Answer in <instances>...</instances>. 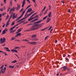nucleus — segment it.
<instances>
[{"mask_svg":"<svg viewBox=\"0 0 76 76\" xmlns=\"http://www.w3.org/2000/svg\"><path fill=\"white\" fill-rule=\"evenodd\" d=\"M17 62V61H16V60H14L13 61H12V63H16Z\"/></svg>","mask_w":76,"mask_h":76,"instance_id":"nucleus-32","label":"nucleus"},{"mask_svg":"<svg viewBox=\"0 0 76 76\" xmlns=\"http://www.w3.org/2000/svg\"><path fill=\"white\" fill-rule=\"evenodd\" d=\"M26 0L27 1H28V3H30V1H29V0Z\"/></svg>","mask_w":76,"mask_h":76,"instance_id":"nucleus-56","label":"nucleus"},{"mask_svg":"<svg viewBox=\"0 0 76 76\" xmlns=\"http://www.w3.org/2000/svg\"><path fill=\"white\" fill-rule=\"evenodd\" d=\"M32 8H30L27 11V13H28V12H31L32 11Z\"/></svg>","mask_w":76,"mask_h":76,"instance_id":"nucleus-16","label":"nucleus"},{"mask_svg":"<svg viewBox=\"0 0 76 76\" xmlns=\"http://www.w3.org/2000/svg\"><path fill=\"white\" fill-rule=\"evenodd\" d=\"M37 29H38V28H40V27H42V26L40 25H36Z\"/></svg>","mask_w":76,"mask_h":76,"instance_id":"nucleus-13","label":"nucleus"},{"mask_svg":"<svg viewBox=\"0 0 76 76\" xmlns=\"http://www.w3.org/2000/svg\"><path fill=\"white\" fill-rule=\"evenodd\" d=\"M6 39L4 38H3V39L1 38L0 39V41L1 43H4V42H6Z\"/></svg>","mask_w":76,"mask_h":76,"instance_id":"nucleus-5","label":"nucleus"},{"mask_svg":"<svg viewBox=\"0 0 76 76\" xmlns=\"http://www.w3.org/2000/svg\"><path fill=\"white\" fill-rule=\"evenodd\" d=\"M32 1L34 2V3H35V0H32Z\"/></svg>","mask_w":76,"mask_h":76,"instance_id":"nucleus-60","label":"nucleus"},{"mask_svg":"<svg viewBox=\"0 0 76 76\" xmlns=\"http://www.w3.org/2000/svg\"><path fill=\"white\" fill-rule=\"evenodd\" d=\"M5 25H6V24H5L4 25H3V26H2L3 28H4V26H5Z\"/></svg>","mask_w":76,"mask_h":76,"instance_id":"nucleus-50","label":"nucleus"},{"mask_svg":"<svg viewBox=\"0 0 76 76\" xmlns=\"http://www.w3.org/2000/svg\"><path fill=\"white\" fill-rule=\"evenodd\" d=\"M36 29H37V28L36 27V25H35L32 26L29 29V31H34V30H35Z\"/></svg>","mask_w":76,"mask_h":76,"instance_id":"nucleus-2","label":"nucleus"},{"mask_svg":"<svg viewBox=\"0 0 76 76\" xmlns=\"http://www.w3.org/2000/svg\"><path fill=\"white\" fill-rule=\"evenodd\" d=\"M37 4L36 3H35L34 5V7H37Z\"/></svg>","mask_w":76,"mask_h":76,"instance_id":"nucleus-44","label":"nucleus"},{"mask_svg":"<svg viewBox=\"0 0 76 76\" xmlns=\"http://www.w3.org/2000/svg\"><path fill=\"white\" fill-rule=\"evenodd\" d=\"M15 26H14L13 27H12L11 28H10V31H12V30H13V29H15Z\"/></svg>","mask_w":76,"mask_h":76,"instance_id":"nucleus-21","label":"nucleus"},{"mask_svg":"<svg viewBox=\"0 0 76 76\" xmlns=\"http://www.w3.org/2000/svg\"><path fill=\"white\" fill-rule=\"evenodd\" d=\"M36 36L37 35L36 34L33 35L32 36V38H35Z\"/></svg>","mask_w":76,"mask_h":76,"instance_id":"nucleus-31","label":"nucleus"},{"mask_svg":"<svg viewBox=\"0 0 76 76\" xmlns=\"http://www.w3.org/2000/svg\"><path fill=\"white\" fill-rule=\"evenodd\" d=\"M53 28V26H50L49 28L48 29V31H49V30H50V29H51V28Z\"/></svg>","mask_w":76,"mask_h":76,"instance_id":"nucleus-39","label":"nucleus"},{"mask_svg":"<svg viewBox=\"0 0 76 76\" xmlns=\"http://www.w3.org/2000/svg\"><path fill=\"white\" fill-rule=\"evenodd\" d=\"M9 67L10 68H13V67H14V66H12L10 65V66Z\"/></svg>","mask_w":76,"mask_h":76,"instance_id":"nucleus-37","label":"nucleus"},{"mask_svg":"<svg viewBox=\"0 0 76 76\" xmlns=\"http://www.w3.org/2000/svg\"><path fill=\"white\" fill-rule=\"evenodd\" d=\"M31 6V5H28L27 7V8H29V7H30Z\"/></svg>","mask_w":76,"mask_h":76,"instance_id":"nucleus-46","label":"nucleus"},{"mask_svg":"<svg viewBox=\"0 0 76 76\" xmlns=\"http://www.w3.org/2000/svg\"><path fill=\"white\" fill-rule=\"evenodd\" d=\"M23 10V8H22L21 9V10L20 11V12H21L22 10Z\"/></svg>","mask_w":76,"mask_h":76,"instance_id":"nucleus-45","label":"nucleus"},{"mask_svg":"<svg viewBox=\"0 0 76 76\" xmlns=\"http://www.w3.org/2000/svg\"><path fill=\"white\" fill-rule=\"evenodd\" d=\"M11 51H12V52H13V53H14V52H15V53H18V51H17V50H16L14 49L11 50Z\"/></svg>","mask_w":76,"mask_h":76,"instance_id":"nucleus-15","label":"nucleus"},{"mask_svg":"<svg viewBox=\"0 0 76 76\" xmlns=\"http://www.w3.org/2000/svg\"><path fill=\"white\" fill-rule=\"evenodd\" d=\"M35 41H37L38 40V39H34Z\"/></svg>","mask_w":76,"mask_h":76,"instance_id":"nucleus-62","label":"nucleus"},{"mask_svg":"<svg viewBox=\"0 0 76 76\" xmlns=\"http://www.w3.org/2000/svg\"><path fill=\"white\" fill-rule=\"evenodd\" d=\"M16 39L15 37H13L11 38V40H14V39Z\"/></svg>","mask_w":76,"mask_h":76,"instance_id":"nucleus-27","label":"nucleus"},{"mask_svg":"<svg viewBox=\"0 0 76 76\" xmlns=\"http://www.w3.org/2000/svg\"><path fill=\"white\" fill-rule=\"evenodd\" d=\"M12 1H11L10 2V3L11 5H12Z\"/></svg>","mask_w":76,"mask_h":76,"instance_id":"nucleus-52","label":"nucleus"},{"mask_svg":"<svg viewBox=\"0 0 76 76\" xmlns=\"http://www.w3.org/2000/svg\"><path fill=\"white\" fill-rule=\"evenodd\" d=\"M20 48L18 47H15V49H19Z\"/></svg>","mask_w":76,"mask_h":76,"instance_id":"nucleus-36","label":"nucleus"},{"mask_svg":"<svg viewBox=\"0 0 76 76\" xmlns=\"http://www.w3.org/2000/svg\"><path fill=\"white\" fill-rule=\"evenodd\" d=\"M22 41H26L27 42H28V41H28V40L26 39H23V40H22Z\"/></svg>","mask_w":76,"mask_h":76,"instance_id":"nucleus-40","label":"nucleus"},{"mask_svg":"<svg viewBox=\"0 0 76 76\" xmlns=\"http://www.w3.org/2000/svg\"><path fill=\"white\" fill-rule=\"evenodd\" d=\"M45 8H46V7H44L42 11V12H43V11H44V10H45Z\"/></svg>","mask_w":76,"mask_h":76,"instance_id":"nucleus-38","label":"nucleus"},{"mask_svg":"<svg viewBox=\"0 0 76 76\" xmlns=\"http://www.w3.org/2000/svg\"><path fill=\"white\" fill-rule=\"evenodd\" d=\"M6 14V13H2V15H3V16L4 15Z\"/></svg>","mask_w":76,"mask_h":76,"instance_id":"nucleus-54","label":"nucleus"},{"mask_svg":"<svg viewBox=\"0 0 76 76\" xmlns=\"http://www.w3.org/2000/svg\"><path fill=\"white\" fill-rule=\"evenodd\" d=\"M48 36H47L46 37H45V40H46V39H47V38H48Z\"/></svg>","mask_w":76,"mask_h":76,"instance_id":"nucleus-41","label":"nucleus"},{"mask_svg":"<svg viewBox=\"0 0 76 76\" xmlns=\"http://www.w3.org/2000/svg\"><path fill=\"white\" fill-rule=\"evenodd\" d=\"M1 6H3V4L2 3H1Z\"/></svg>","mask_w":76,"mask_h":76,"instance_id":"nucleus-57","label":"nucleus"},{"mask_svg":"<svg viewBox=\"0 0 76 76\" xmlns=\"http://www.w3.org/2000/svg\"><path fill=\"white\" fill-rule=\"evenodd\" d=\"M47 17H48L47 16H45V17L44 18H43V19H44V20L45 19H46V18H47Z\"/></svg>","mask_w":76,"mask_h":76,"instance_id":"nucleus-43","label":"nucleus"},{"mask_svg":"<svg viewBox=\"0 0 76 76\" xmlns=\"http://www.w3.org/2000/svg\"><path fill=\"white\" fill-rule=\"evenodd\" d=\"M51 19L49 18H47V20L46 21V23H48L50 21Z\"/></svg>","mask_w":76,"mask_h":76,"instance_id":"nucleus-18","label":"nucleus"},{"mask_svg":"<svg viewBox=\"0 0 76 76\" xmlns=\"http://www.w3.org/2000/svg\"><path fill=\"white\" fill-rule=\"evenodd\" d=\"M55 43H57V40L55 39Z\"/></svg>","mask_w":76,"mask_h":76,"instance_id":"nucleus-53","label":"nucleus"},{"mask_svg":"<svg viewBox=\"0 0 76 76\" xmlns=\"http://www.w3.org/2000/svg\"><path fill=\"white\" fill-rule=\"evenodd\" d=\"M4 48L6 49V51H8V52H10V50L9 49V48Z\"/></svg>","mask_w":76,"mask_h":76,"instance_id":"nucleus-17","label":"nucleus"},{"mask_svg":"<svg viewBox=\"0 0 76 76\" xmlns=\"http://www.w3.org/2000/svg\"><path fill=\"white\" fill-rule=\"evenodd\" d=\"M61 2L62 3H63V4L64 3V1H61Z\"/></svg>","mask_w":76,"mask_h":76,"instance_id":"nucleus-63","label":"nucleus"},{"mask_svg":"<svg viewBox=\"0 0 76 76\" xmlns=\"http://www.w3.org/2000/svg\"><path fill=\"white\" fill-rule=\"evenodd\" d=\"M48 28V27H46L44 29H41V31H44L45 30V29H47Z\"/></svg>","mask_w":76,"mask_h":76,"instance_id":"nucleus-29","label":"nucleus"},{"mask_svg":"<svg viewBox=\"0 0 76 76\" xmlns=\"http://www.w3.org/2000/svg\"><path fill=\"white\" fill-rule=\"evenodd\" d=\"M12 14L10 16V18L8 19V20L7 21L6 23V27H7V26H8V25H9V22H10V19H11V18H12Z\"/></svg>","mask_w":76,"mask_h":76,"instance_id":"nucleus-3","label":"nucleus"},{"mask_svg":"<svg viewBox=\"0 0 76 76\" xmlns=\"http://www.w3.org/2000/svg\"><path fill=\"white\" fill-rule=\"evenodd\" d=\"M3 67H4V65H3L1 67L0 69H2V68H3Z\"/></svg>","mask_w":76,"mask_h":76,"instance_id":"nucleus-49","label":"nucleus"},{"mask_svg":"<svg viewBox=\"0 0 76 76\" xmlns=\"http://www.w3.org/2000/svg\"><path fill=\"white\" fill-rule=\"evenodd\" d=\"M42 20H40L37 22H35V23H40V22H41V21H42Z\"/></svg>","mask_w":76,"mask_h":76,"instance_id":"nucleus-19","label":"nucleus"},{"mask_svg":"<svg viewBox=\"0 0 76 76\" xmlns=\"http://www.w3.org/2000/svg\"><path fill=\"white\" fill-rule=\"evenodd\" d=\"M15 21H14L13 22H12V24L11 25V26H13V25H15Z\"/></svg>","mask_w":76,"mask_h":76,"instance_id":"nucleus-28","label":"nucleus"},{"mask_svg":"<svg viewBox=\"0 0 76 76\" xmlns=\"http://www.w3.org/2000/svg\"><path fill=\"white\" fill-rule=\"evenodd\" d=\"M22 18V17L20 15L19 17L16 20H15L16 21H17V20H19V19H20V18Z\"/></svg>","mask_w":76,"mask_h":76,"instance_id":"nucleus-26","label":"nucleus"},{"mask_svg":"<svg viewBox=\"0 0 76 76\" xmlns=\"http://www.w3.org/2000/svg\"><path fill=\"white\" fill-rule=\"evenodd\" d=\"M48 11V10H46L44 12V15H45V14H46V13H47V11Z\"/></svg>","mask_w":76,"mask_h":76,"instance_id":"nucleus-35","label":"nucleus"},{"mask_svg":"<svg viewBox=\"0 0 76 76\" xmlns=\"http://www.w3.org/2000/svg\"><path fill=\"white\" fill-rule=\"evenodd\" d=\"M25 18H23L22 19L20 20H19L17 22H20L21 20H23V19H25Z\"/></svg>","mask_w":76,"mask_h":76,"instance_id":"nucleus-33","label":"nucleus"},{"mask_svg":"<svg viewBox=\"0 0 76 76\" xmlns=\"http://www.w3.org/2000/svg\"><path fill=\"white\" fill-rule=\"evenodd\" d=\"M6 67H4V69H2L1 70V72L2 73H5V70H6Z\"/></svg>","mask_w":76,"mask_h":76,"instance_id":"nucleus-7","label":"nucleus"},{"mask_svg":"<svg viewBox=\"0 0 76 76\" xmlns=\"http://www.w3.org/2000/svg\"><path fill=\"white\" fill-rule=\"evenodd\" d=\"M19 8H20V5H19V4H17V7H16V9L17 10H18Z\"/></svg>","mask_w":76,"mask_h":76,"instance_id":"nucleus-20","label":"nucleus"},{"mask_svg":"<svg viewBox=\"0 0 76 76\" xmlns=\"http://www.w3.org/2000/svg\"><path fill=\"white\" fill-rule=\"evenodd\" d=\"M37 17H38V15H36L35 17H34V18H37Z\"/></svg>","mask_w":76,"mask_h":76,"instance_id":"nucleus-51","label":"nucleus"},{"mask_svg":"<svg viewBox=\"0 0 76 76\" xmlns=\"http://www.w3.org/2000/svg\"><path fill=\"white\" fill-rule=\"evenodd\" d=\"M14 10H15V7H14L12 9H11V11L10 12V14L13 13V12H13Z\"/></svg>","mask_w":76,"mask_h":76,"instance_id":"nucleus-8","label":"nucleus"},{"mask_svg":"<svg viewBox=\"0 0 76 76\" xmlns=\"http://www.w3.org/2000/svg\"><path fill=\"white\" fill-rule=\"evenodd\" d=\"M34 11H32L30 13L28 14V15H27V14L28 13H27V12H26V15H25V16H26V17L24 18H25L24 19H26V18H28V17H29V16H30V15H32V13H34Z\"/></svg>","mask_w":76,"mask_h":76,"instance_id":"nucleus-1","label":"nucleus"},{"mask_svg":"<svg viewBox=\"0 0 76 76\" xmlns=\"http://www.w3.org/2000/svg\"><path fill=\"white\" fill-rule=\"evenodd\" d=\"M68 12L70 13V9H69L68 10Z\"/></svg>","mask_w":76,"mask_h":76,"instance_id":"nucleus-55","label":"nucleus"},{"mask_svg":"<svg viewBox=\"0 0 76 76\" xmlns=\"http://www.w3.org/2000/svg\"><path fill=\"white\" fill-rule=\"evenodd\" d=\"M15 15H16V14L15 13H14L13 14V16H14Z\"/></svg>","mask_w":76,"mask_h":76,"instance_id":"nucleus-58","label":"nucleus"},{"mask_svg":"<svg viewBox=\"0 0 76 76\" xmlns=\"http://www.w3.org/2000/svg\"><path fill=\"white\" fill-rule=\"evenodd\" d=\"M9 15H8V14L7 15V16L6 17V18L5 19V20H6L7 19H8V18H9Z\"/></svg>","mask_w":76,"mask_h":76,"instance_id":"nucleus-34","label":"nucleus"},{"mask_svg":"<svg viewBox=\"0 0 76 76\" xmlns=\"http://www.w3.org/2000/svg\"><path fill=\"white\" fill-rule=\"evenodd\" d=\"M22 30V28H20V29H18V31L16 33V34H18V33H19V32H20Z\"/></svg>","mask_w":76,"mask_h":76,"instance_id":"nucleus-12","label":"nucleus"},{"mask_svg":"<svg viewBox=\"0 0 76 76\" xmlns=\"http://www.w3.org/2000/svg\"><path fill=\"white\" fill-rule=\"evenodd\" d=\"M57 76H58V72H57Z\"/></svg>","mask_w":76,"mask_h":76,"instance_id":"nucleus-64","label":"nucleus"},{"mask_svg":"<svg viewBox=\"0 0 76 76\" xmlns=\"http://www.w3.org/2000/svg\"><path fill=\"white\" fill-rule=\"evenodd\" d=\"M0 10L1 11H3V8H1V9H0Z\"/></svg>","mask_w":76,"mask_h":76,"instance_id":"nucleus-42","label":"nucleus"},{"mask_svg":"<svg viewBox=\"0 0 76 76\" xmlns=\"http://www.w3.org/2000/svg\"><path fill=\"white\" fill-rule=\"evenodd\" d=\"M17 15H18V14H17L16 16H12V19H15V18H16V17H17Z\"/></svg>","mask_w":76,"mask_h":76,"instance_id":"nucleus-22","label":"nucleus"},{"mask_svg":"<svg viewBox=\"0 0 76 76\" xmlns=\"http://www.w3.org/2000/svg\"><path fill=\"white\" fill-rule=\"evenodd\" d=\"M4 2L5 4H6V0H4Z\"/></svg>","mask_w":76,"mask_h":76,"instance_id":"nucleus-47","label":"nucleus"},{"mask_svg":"<svg viewBox=\"0 0 76 76\" xmlns=\"http://www.w3.org/2000/svg\"><path fill=\"white\" fill-rule=\"evenodd\" d=\"M8 31V29L7 28H5L2 31V35H3V34H4L5 33H6V32H7Z\"/></svg>","mask_w":76,"mask_h":76,"instance_id":"nucleus-6","label":"nucleus"},{"mask_svg":"<svg viewBox=\"0 0 76 76\" xmlns=\"http://www.w3.org/2000/svg\"><path fill=\"white\" fill-rule=\"evenodd\" d=\"M36 14V13H34L31 16V17L28 19V21H31V20H33L34 18H35V17H32L33 16H34Z\"/></svg>","mask_w":76,"mask_h":76,"instance_id":"nucleus-4","label":"nucleus"},{"mask_svg":"<svg viewBox=\"0 0 76 76\" xmlns=\"http://www.w3.org/2000/svg\"><path fill=\"white\" fill-rule=\"evenodd\" d=\"M28 44H33V45H35L36 44V43L35 42H28Z\"/></svg>","mask_w":76,"mask_h":76,"instance_id":"nucleus-10","label":"nucleus"},{"mask_svg":"<svg viewBox=\"0 0 76 76\" xmlns=\"http://www.w3.org/2000/svg\"><path fill=\"white\" fill-rule=\"evenodd\" d=\"M22 35V34L21 33H17L16 35H15V37H17L18 36H20V35Z\"/></svg>","mask_w":76,"mask_h":76,"instance_id":"nucleus-14","label":"nucleus"},{"mask_svg":"<svg viewBox=\"0 0 76 76\" xmlns=\"http://www.w3.org/2000/svg\"><path fill=\"white\" fill-rule=\"evenodd\" d=\"M51 12H49V14H48V17H49V18H50L51 17Z\"/></svg>","mask_w":76,"mask_h":76,"instance_id":"nucleus-24","label":"nucleus"},{"mask_svg":"<svg viewBox=\"0 0 76 76\" xmlns=\"http://www.w3.org/2000/svg\"><path fill=\"white\" fill-rule=\"evenodd\" d=\"M10 10V8H8L7 10L8 12H9V11Z\"/></svg>","mask_w":76,"mask_h":76,"instance_id":"nucleus-61","label":"nucleus"},{"mask_svg":"<svg viewBox=\"0 0 76 76\" xmlns=\"http://www.w3.org/2000/svg\"><path fill=\"white\" fill-rule=\"evenodd\" d=\"M49 9L50 10V9H51V7H50V5L49 6Z\"/></svg>","mask_w":76,"mask_h":76,"instance_id":"nucleus-59","label":"nucleus"},{"mask_svg":"<svg viewBox=\"0 0 76 76\" xmlns=\"http://www.w3.org/2000/svg\"><path fill=\"white\" fill-rule=\"evenodd\" d=\"M25 11H24L22 13L21 15H20L22 17V16H23V15H24V13H25Z\"/></svg>","mask_w":76,"mask_h":76,"instance_id":"nucleus-23","label":"nucleus"},{"mask_svg":"<svg viewBox=\"0 0 76 76\" xmlns=\"http://www.w3.org/2000/svg\"><path fill=\"white\" fill-rule=\"evenodd\" d=\"M38 20V19H35L34 20L32 21H31V22H35V21H37V20Z\"/></svg>","mask_w":76,"mask_h":76,"instance_id":"nucleus-25","label":"nucleus"},{"mask_svg":"<svg viewBox=\"0 0 76 76\" xmlns=\"http://www.w3.org/2000/svg\"><path fill=\"white\" fill-rule=\"evenodd\" d=\"M25 1H26V0H23V2H22V7H23V6H24V5H25Z\"/></svg>","mask_w":76,"mask_h":76,"instance_id":"nucleus-9","label":"nucleus"},{"mask_svg":"<svg viewBox=\"0 0 76 76\" xmlns=\"http://www.w3.org/2000/svg\"><path fill=\"white\" fill-rule=\"evenodd\" d=\"M0 52L1 53H3V54L4 53V54H5V56H7V54H6V53H3V51H0Z\"/></svg>","mask_w":76,"mask_h":76,"instance_id":"nucleus-30","label":"nucleus"},{"mask_svg":"<svg viewBox=\"0 0 76 76\" xmlns=\"http://www.w3.org/2000/svg\"><path fill=\"white\" fill-rule=\"evenodd\" d=\"M64 71H65L67 69L68 70H69V69H67V67L66 66H64L63 67Z\"/></svg>","mask_w":76,"mask_h":76,"instance_id":"nucleus-11","label":"nucleus"},{"mask_svg":"<svg viewBox=\"0 0 76 76\" xmlns=\"http://www.w3.org/2000/svg\"><path fill=\"white\" fill-rule=\"evenodd\" d=\"M15 41H18V42L19 41H20V40H19L18 39H16V40H15Z\"/></svg>","mask_w":76,"mask_h":76,"instance_id":"nucleus-48","label":"nucleus"}]
</instances>
